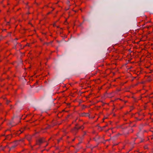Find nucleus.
Instances as JSON below:
<instances>
[{"mask_svg": "<svg viewBox=\"0 0 153 153\" xmlns=\"http://www.w3.org/2000/svg\"><path fill=\"white\" fill-rule=\"evenodd\" d=\"M44 140L43 139H39L37 142V144L39 145H40L42 143L44 142Z\"/></svg>", "mask_w": 153, "mask_h": 153, "instance_id": "1", "label": "nucleus"}, {"mask_svg": "<svg viewBox=\"0 0 153 153\" xmlns=\"http://www.w3.org/2000/svg\"><path fill=\"white\" fill-rule=\"evenodd\" d=\"M23 131V130L22 129H21L19 131H18V134H21Z\"/></svg>", "mask_w": 153, "mask_h": 153, "instance_id": "2", "label": "nucleus"}, {"mask_svg": "<svg viewBox=\"0 0 153 153\" xmlns=\"http://www.w3.org/2000/svg\"><path fill=\"white\" fill-rule=\"evenodd\" d=\"M79 128V129L81 128V129H83V126H81Z\"/></svg>", "mask_w": 153, "mask_h": 153, "instance_id": "3", "label": "nucleus"}, {"mask_svg": "<svg viewBox=\"0 0 153 153\" xmlns=\"http://www.w3.org/2000/svg\"><path fill=\"white\" fill-rule=\"evenodd\" d=\"M28 46H29V44H28Z\"/></svg>", "mask_w": 153, "mask_h": 153, "instance_id": "4", "label": "nucleus"}, {"mask_svg": "<svg viewBox=\"0 0 153 153\" xmlns=\"http://www.w3.org/2000/svg\"><path fill=\"white\" fill-rule=\"evenodd\" d=\"M55 24L53 25V26H55Z\"/></svg>", "mask_w": 153, "mask_h": 153, "instance_id": "5", "label": "nucleus"}]
</instances>
